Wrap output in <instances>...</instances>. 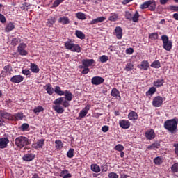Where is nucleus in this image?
<instances>
[{
  "instance_id": "e2e57ef3",
  "label": "nucleus",
  "mask_w": 178,
  "mask_h": 178,
  "mask_svg": "<svg viewBox=\"0 0 178 178\" xmlns=\"http://www.w3.org/2000/svg\"><path fill=\"white\" fill-rule=\"evenodd\" d=\"M133 52H134V49H133V48L131 47L126 49V54H127L128 55H131Z\"/></svg>"
},
{
  "instance_id": "13d9d810",
  "label": "nucleus",
  "mask_w": 178,
  "mask_h": 178,
  "mask_svg": "<svg viewBox=\"0 0 178 178\" xmlns=\"http://www.w3.org/2000/svg\"><path fill=\"white\" fill-rule=\"evenodd\" d=\"M108 178H119V175L115 172H111L108 174Z\"/></svg>"
},
{
  "instance_id": "c85d7f7f",
  "label": "nucleus",
  "mask_w": 178,
  "mask_h": 178,
  "mask_svg": "<svg viewBox=\"0 0 178 178\" xmlns=\"http://www.w3.org/2000/svg\"><path fill=\"white\" fill-rule=\"evenodd\" d=\"M31 71L33 73H40V67H38V65H37V64L31 63Z\"/></svg>"
},
{
  "instance_id": "5fc2aeb1",
  "label": "nucleus",
  "mask_w": 178,
  "mask_h": 178,
  "mask_svg": "<svg viewBox=\"0 0 178 178\" xmlns=\"http://www.w3.org/2000/svg\"><path fill=\"white\" fill-rule=\"evenodd\" d=\"M65 0H55L53 3V8H58L60 3H62Z\"/></svg>"
},
{
  "instance_id": "37998d69",
  "label": "nucleus",
  "mask_w": 178,
  "mask_h": 178,
  "mask_svg": "<svg viewBox=\"0 0 178 178\" xmlns=\"http://www.w3.org/2000/svg\"><path fill=\"white\" fill-rule=\"evenodd\" d=\"M33 112L35 115H38L40 112H44V107H42V106H38L33 109Z\"/></svg>"
},
{
  "instance_id": "b1692460",
  "label": "nucleus",
  "mask_w": 178,
  "mask_h": 178,
  "mask_svg": "<svg viewBox=\"0 0 178 178\" xmlns=\"http://www.w3.org/2000/svg\"><path fill=\"white\" fill-rule=\"evenodd\" d=\"M106 20V17H99L90 22V24H98V23H102V22H105Z\"/></svg>"
},
{
  "instance_id": "2eb2a0df",
  "label": "nucleus",
  "mask_w": 178,
  "mask_h": 178,
  "mask_svg": "<svg viewBox=\"0 0 178 178\" xmlns=\"http://www.w3.org/2000/svg\"><path fill=\"white\" fill-rule=\"evenodd\" d=\"M114 31L116 35V38L118 40H122V38H123V29H122V27L116 26Z\"/></svg>"
},
{
  "instance_id": "0e129e2a",
  "label": "nucleus",
  "mask_w": 178,
  "mask_h": 178,
  "mask_svg": "<svg viewBox=\"0 0 178 178\" xmlns=\"http://www.w3.org/2000/svg\"><path fill=\"white\" fill-rule=\"evenodd\" d=\"M67 173H69V170H63V171H61L60 176V177H63V176L67 175Z\"/></svg>"
},
{
  "instance_id": "7c9ffc66",
  "label": "nucleus",
  "mask_w": 178,
  "mask_h": 178,
  "mask_svg": "<svg viewBox=\"0 0 178 178\" xmlns=\"http://www.w3.org/2000/svg\"><path fill=\"white\" fill-rule=\"evenodd\" d=\"M54 92L60 97H62V95H65V91L62 90V88H60V86H56L54 88Z\"/></svg>"
},
{
  "instance_id": "72a5a7b5",
  "label": "nucleus",
  "mask_w": 178,
  "mask_h": 178,
  "mask_svg": "<svg viewBox=\"0 0 178 178\" xmlns=\"http://www.w3.org/2000/svg\"><path fill=\"white\" fill-rule=\"evenodd\" d=\"M75 35L77 37V38H79L80 40H84V38H86V35L79 30H76L75 31Z\"/></svg>"
},
{
  "instance_id": "603ef678",
  "label": "nucleus",
  "mask_w": 178,
  "mask_h": 178,
  "mask_svg": "<svg viewBox=\"0 0 178 178\" xmlns=\"http://www.w3.org/2000/svg\"><path fill=\"white\" fill-rule=\"evenodd\" d=\"M6 73H11L12 72V65L8 64V65L4 66L3 67Z\"/></svg>"
},
{
  "instance_id": "4468645a",
  "label": "nucleus",
  "mask_w": 178,
  "mask_h": 178,
  "mask_svg": "<svg viewBox=\"0 0 178 178\" xmlns=\"http://www.w3.org/2000/svg\"><path fill=\"white\" fill-rule=\"evenodd\" d=\"M24 80V77L22 75H15L13 77L10 78V81L11 83H15L16 84L19 83H22Z\"/></svg>"
},
{
  "instance_id": "f8f14e48",
  "label": "nucleus",
  "mask_w": 178,
  "mask_h": 178,
  "mask_svg": "<svg viewBox=\"0 0 178 178\" xmlns=\"http://www.w3.org/2000/svg\"><path fill=\"white\" fill-rule=\"evenodd\" d=\"M131 124L130 123V121H129L128 120L124 119L119 121V126L120 127H121V129H130Z\"/></svg>"
},
{
  "instance_id": "1a4fd4ad",
  "label": "nucleus",
  "mask_w": 178,
  "mask_h": 178,
  "mask_svg": "<svg viewBox=\"0 0 178 178\" xmlns=\"http://www.w3.org/2000/svg\"><path fill=\"white\" fill-rule=\"evenodd\" d=\"M105 81V79L101 76H93L91 79V83L93 86H100Z\"/></svg>"
},
{
  "instance_id": "9b49d317",
  "label": "nucleus",
  "mask_w": 178,
  "mask_h": 178,
  "mask_svg": "<svg viewBox=\"0 0 178 178\" xmlns=\"http://www.w3.org/2000/svg\"><path fill=\"white\" fill-rule=\"evenodd\" d=\"M156 136V134H155V131L153 129H150L145 133V137L147 140H154Z\"/></svg>"
},
{
  "instance_id": "79ce46f5",
  "label": "nucleus",
  "mask_w": 178,
  "mask_h": 178,
  "mask_svg": "<svg viewBox=\"0 0 178 178\" xmlns=\"http://www.w3.org/2000/svg\"><path fill=\"white\" fill-rule=\"evenodd\" d=\"M19 42H22V39L15 38L11 40V45H13V47H16Z\"/></svg>"
},
{
  "instance_id": "a211bd4d",
  "label": "nucleus",
  "mask_w": 178,
  "mask_h": 178,
  "mask_svg": "<svg viewBox=\"0 0 178 178\" xmlns=\"http://www.w3.org/2000/svg\"><path fill=\"white\" fill-rule=\"evenodd\" d=\"M35 158V155L34 154H26L23 157V161H25V162H31L33 159Z\"/></svg>"
},
{
  "instance_id": "f704fd0d",
  "label": "nucleus",
  "mask_w": 178,
  "mask_h": 178,
  "mask_svg": "<svg viewBox=\"0 0 178 178\" xmlns=\"http://www.w3.org/2000/svg\"><path fill=\"white\" fill-rule=\"evenodd\" d=\"M90 168L92 172H95V173H99V172H101V168H99L97 164H92Z\"/></svg>"
},
{
  "instance_id": "f03ea898",
  "label": "nucleus",
  "mask_w": 178,
  "mask_h": 178,
  "mask_svg": "<svg viewBox=\"0 0 178 178\" xmlns=\"http://www.w3.org/2000/svg\"><path fill=\"white\" fill-rule=\"evenodd\" d=\"M164 129L168 130L171 134H175L177 130V120L176 118L167 120L164 122Z\"/></svg>"
},
{
  "instance_id": "a18cd8bd",
  "label": "nucleus",
  "mask_w": 178,
  "mask_h": 178,
  "mask_svg": "<svg viewBox=\"0 0 178 178\" xmlns=\"http://www.w3.org/2000/svg\"><path fill=\"white\" fill-rule=\"evenodd\" d=\"M171 172L172 173L178 172V163H175L171 166Z\"/></svg>"
},
{
  "instance_id": "bb28decb",
  "label": "nucleus",
  "mask_w": 178,
  "mask_h": 178,
  "mask_svg": "<svg viewBox=\"0 0 178 178\" xmlns=\"http://www.w3.org/2000/svg\"><path fill=\"white\" fill-rule=\"evenodd\" d=\"M138 67L143 69V70H148V68L149 67V63H148L147 60H143L141 62L140 65H138Z\"/></svg>"
},
{
  "instance_id": "f257e3e1",
  "label": "nucleus",
  "mask_w": 178,
  "mask_h": 178,
  "mask_svg": "<svg viewBox=\"0 0 178 178\" xmlns=\"http://www.w3.org/2000/svg\"><path fill=\"white\" fill-rule=\"evenodd\" d=\"M64 95L65 97H59L54 102L55 106H54L53 109L58 113H63L65 108L70 106L69 102L73 99V94L70 90H65Z\"/></svg>"
},
{
  "instance_id": "473e14b6",
  "label": "nucleus",
  "mask_w": 178,
  "mask_h": 178,
  "mask_svg": "<svg viewBox=\"0 0 178 178\" xmlns=\"http://www.w3.org/2000/svg\"><path fill=\"white\" fill-rule=\"evenodd\" d=\"M140 19V13L138 11H136L135 13L132 15L131 20L134 23H138Z\"/></svg>"
},
{
  "instance_id": "20e7f679",
  "label": "nucleus",
  "mask_w": 178,
  "mask_h": 178,
  "mask_svg": "<svg viewBox=\"0 0 178 178\" xmlns=\"http://www.w3.org/2000/svg\"><path fill=\"white\" fill-rule=\"evenodd\" d=\"M64 47L66 48V49H69L72 52H81V47H80L79 44L73 43V42H72L70 40H68L65 42Z\"/></svg>"
},
{
  "instance_id": "052dcab7",
  "label": "nucleus",
  "mask_w": 178,
  "mask_h": 178,
  "mask_svg": "<svg viewBox=\"0 0 178 178\" xmlns=\"http://www.w3.org/2000/svg\"><path fill=\"white\" fill-rule=\"evenodd\" d=\"M102 131L103 133H108L109 131V126L104 125L102 127Z\"/></svg>"
},
{
  "instance_id": "7ed1b4c3",
  "label": "nucleus",
  "mask_w": 178,
  "mask_h": 178,
  "mask_svg": "<svg viewBox=\"0 0 178 178\" xmlns=\"http://www.w3.org/2000/svg\"><path fill=\"white\" fill-rule=\"evenodd\" d=\"M15 145L17 148L22 149V148H24V147L30 145V140L26 136H21L15 140Z\"/></svg>"
},
{
  "instance_id": "bf43d9fd",
  "label": "nucleus",
  "mask_w": 178,
  "mask_h": 178,
  "mask_svg": "<svg viewBox=\"0 0 178 178\" xmlns=\"http://www.w3.org/2000/svg\"><path fill=\"white\" fill-rule=\"evenodd\" d=\"M29 124H27V123H24V124H22V126H21V130H22L23 131H24L27 130V129H29Z\"/></svg>"
},
{
  "instance_id": "e433bc0d",
  "label": "nucleus",
  "mask_w": 178,
  "mask_h": 178,
  "mask_svg": "<svg viewBox=\"0 0 178 178\" xmlns=\"http://www.w3.org/2000/svg\"><path fill=\"white\" fill-rule=\"evenodd\" d=\"M111 97H119L120 98V92H119L117 88H114L111 90Z\"/></svg>"
},
{
  "instance_id": "f3484780",
  "label": "nucleus",
  "mask_w": 178,
  "mask_h": 178,
  "mask_svg": "<svg viewBox=\"0 0 178 178\" xmlns=\"http://www.w3.org/2000/svg\"><path fill=\"white\" fill-rule=\"evenodd\" d=\"M8 144H9V139L8 138H0V148L1 149L6 148L8 147Z\"/></svg>"
},
{
  "instance_id": "6ab92c4d",
  "label": "nucleus",
  "mask_w": 178,
  "mask_h": 178,
  "mask_svg": "<svg viewBox=\"0 0 178 178\" xmlns=\"http://www.w3.org/2000/svg\"><path fill=\"white\" fill-rule=\"evenodd\" d=\"M163 84H165V80L163 79H156L153 82V86L156 87V88H159L160 87H163Z\"/></svg>"
},
{
  "instance_id": "8fccbe9b",
  "label": "nucleus",
  "mask_w": 178,
  "mask_h": 178,
  "mask_svg": "<svg viewBox=\"0 0 178 178\" xmlns=\"http://www.w3.org/2000/svg\"><path fill=\"white\" fill-rule=\"evenodd\" d=\"M81 69H83L81 71L82 74H88L90 73V68L88 67H84L83 65L80 67Z\"/></svg>"
},
{
  "instance_id": "6e6552de",
  "label": "nucleus",
  "mask_w": 178,
  "mask_h": 178,
  "mask_svg": "<svg viewBox=\"0 0 178 178\" xmlns=\"http://www.w3.org/2000/svg\"><path fill=\"white\" fill-rule=\"evenodd\" d=\"M44 145H45V139L42 138V139L38 140L36 143H33L32 147L35 149H41V148H43Z\"/></svg>"
},
{
  "instance_id": "de8ad7c7",
  "label": "nucleus",
  "mask_w": 178,
  "mask_h": 178,
  "mask_svg": "<svg viewBox=\"0 0 178 178\" xmlns=\"http://www.w3.org/2000/svg\"><path fill=\"white\" fill-rule=\"evenodd\" d=\"M114 149L115 151H118V152H120L124 150V147L123 146V145L118 144V145L115 146Z\"/></svg>"
},
{
  "instance_id": "4be33fe9",
  "label": "nucleus",
  "mask_w": 178,
  "mask_h": 178,
  "mask_svg": "<svg viewBox=\"0 0 178 178\" xmlns=\"http://www.w3.org/2000/svg\"><path fill=\"white\" fill-rule=\"evenodd\" d=\"M12 116H13L12 114L3 110L1 111V115L0 118L1 119L3 118V119H6L7 120H12Z\"/></svg>"
},
{
  "instance_id": "5701e85b",
  "label": "nucleus",
  "mask_w": 178,
  "mask_h": 178,
  "mask_svg": "<svg viewBox=\"0 0 178 178\" xmlns=\"http://www.w3.org/2000/svg\"><path fill=\"white\" fill-rule=\"evenodd\" d=\"M13 30H15V24L12 22H8L5 28V31L6 33H10Z\"/></svg>"
},
{
  "instance_id": "774afa93",
  "label": "nucleus",
  "mask_w": 178,
  "mask_h": 178,
  "mask_svg": "<svg viewBox=\"0 0 178 178\" xmlns=\"http://www.w3.org/2000/svg\"><path fill=\"white\" fill-rule=\"evenodd\" d=\"M63 178H72V174L67 173L65 175L63 176Z\"/></svg>"
},
{
  "instance_id": "9d476101",
  "label": "nucleus",
  "mask_w": 178,
  "mask_h": 178,
  "mask_svg": "<svg viewBox=\"0 0 178 178\" xmlns=\"http://www.w3.org/2000/svg\"><path fill=\"white\" fill-rule=\"evenodd\" d=\"M90 109H91V105H90V104L86 105L85 106V108L79 112V118L80 119H83V118H86V116H87V113H88V111H90Z\"/></svg>"
},
{
  "instance_id": "393cba45",
  "label": "nucleus",
  "mask_w": 178,
  "mask_h": 178,
  "mask_svg": "<svg viewBox=\"0 0 178 178\" xmlns=\"http://www.w3.org/2000/svg\"><path fill=\"white\" fill-rule=\"evenodd\" d=\"M156 9V2L155 0H149V10L154 12Z\"/></svg>"
},
{
  "instance_id": "338daca9",
  "label": "nucleus",
  "mask_w": 178,
  "mask_h": 178,
  "mask_svg": "<svg viewBox=\"0 0 178 178\" xmlns=\"http://www.w3.org/2000/svg\"><path fill=\"white\" fill-rule=\"evenodd\" d=\"M102 172H108V165H104L103 166H102Z\"/></svg>"
},
{
  "instance_id": "3c124183",
  "label": "nucleus",
  "mask_w": 178,
  "mask_h": 178,
  "mask_svg": "<svg viewBox=\"0 0 178 178\" xmlns=\"http://www.w3.org/2000/svg\"><path fill=\"white\" fill-rule=\"evenodd\" d=\"M67 158H73L74 156V149H70L67 152Z\"/></svg>"
},
{
  "instance_id": "4d7b16f0",
  "label": "nucleus",
  "mask_w": 178,
  "mask_h": 178,
  "mask_svg": "<svg viewBox=\"0 0 178 178\" xmlns=\"http://www.w3.org/2000/svg\"><path fill=\"white\" fill-rule=\"evenodd\" d=\"M22 74H24V76H31V72H30V70H29L28 69L22 70Z\"/></svg>"
},
{
  "instance_id": "69168bd1",
  "label": "nucleus",
  "mask_w": 178,
  "mask_h": 178,
  "mask_svg": "<svg viewBox=\"0 0 178 178\" xmlns=\"http://www.w3.org/2000/svg\"><path fill=\"white\" fill-rule=\"evenodd\" d=\"M170 9L171 10H174V12H178V6H171Z\"/></svg>"
},
{
  "instance_id": "6e6d98bb",
  "label": "nucleus",
  "mask_w": 178,
  "mask_h": 178,
  "mask_svg": "<svg viewBox=\"0 0 178 178\" xmlns=\"http://www.w3.org/2000/svg\"><path fill=\"white\" fill-rule=\"evenodd\" d=\"M132 16H133V15L131 14V13H130L129 11L125 12V17H126L127 20L131 21Z\"/></svg>"
},
{
  "instance_id": "864d4df0",
  "label": "nucleus",
  "mask_w": 178,
  "mask_h": 178,
  "mask_svg": "<svg viewBox=\"0 0 178 178\" xmlns=\"http://www.w3.org/2000/svg\"><path fill=\"white\" fill-rule=\"evenodd\" d=\"M149 1H145L143 3H142L140 6V8L142 9V10H144V9H147V8H149Z\"/></svg>"
},
{
  "instance_id": "a19ab883",
  "label": "nucleus",
  "mask_w": 178,
  "mask_h": 178,
  "mask_svg": "<svg viewBox=\"0 0 178 178\" xmlns=\"http://www.w3.org/2000/svg\"><path fill=\"white\" fill-rule=\"evenodd\" d=\"M151 67H154V69H159L161 67V62L159 60L154 61L151 65Z\"/></svg>"
},
{
  "instance_id": "680f3d73",
  "label": "nucleus",
  "mask_w": 178,
  "mask_h": 178,
  "mask_svg": "<svg viewBox=\"0 0 178 178\" xmlns=\"http://www.w3.org/2000/svg\"><path fill=\"white\" fill-rule=\"evenodd\" d=\"M0 22L3 24L6 22V17H5V15H3V14L0 13Z\"/></svg>"
},
{
  "instance_id": "49530a36",
  "label": "nucleus",
  "mask_w": 178,
  "mask_h": 178,
  "mask_svg": "<svg viewBox=\"0 0 178 178\" xmlns=\"http://www.w3.org/2000/svg\"><path fill=\"white\" fill-rule=\"evenodd\" d=\"M76 16L77 19H79V20H86V14L83 13H77L76 14Z\"/></svg>"
},
{
  "instance_id": "0eeeda50",
  "label": "nucleus",
  "mask_w": 178,
  "mask_h": 178,
  "mask_svg": "<svg viewBox=\"0 0 178 178\" xmlns=\"http://www.w3.org/2000/svg\"><path fill=\"white\" fill-rule=\"evenodd\" d=\"M152 105L154 108H159L163 105V97L156 96L153 99Z\"/></svg>"
},
{
  "instance_id": "c756f323",
  "label": "nucleus",
  "mask_w": 178,
  "mask_h": 178,
  "mask_svg": "<svg viewBox=\"0 0 178 178\" xmlns=\"http://www.w3.org/2000/svg\"><path fill=\"white\" fill-rule=\"evenodd\" d=\"M156 92V88L151 87L148 91L146 92V97H152Z\"/></svg>"
},
{
  "instance_id": "412c9836",
  "label": "nucleus",
  "mask_w": 178,
  "mask_h": 178,
  "mask_svg": "<svg viewBox=\"0 0 178 178\" xmlns=\"http://www.w3.org/2000/svg\"><path fill=\"white\" fill-rule=\"evenodd\" d=\"M128 119L129 120H137L138 119V114L136 111H130L128 114Z\"/></svg>"
},
{
  "instance_id": "423d86ee",
  "label": "nucleus",
  "mask_w": 178,
  "mask_h": 178,
  "mask_svg": "<svg viewBox=\"0 0 178 178\" xmlns=\"http://www.w3.org/2000/svg\"><path fill=\"white\" fill-rule=\"evenodd\" d=\"M27 44L26 43H20L17 47V52L21 56H26L29 55V51L26 50Z\"/></svg>"
},
{
  "instance_id": "09e8293b",
  "label": "nucleus",
  "mask_w": 178,
  "mask_h": 178,
  "mask_svg": "<svg viewBox=\"0 0 178 178\" xmlns=\"http://www.w3.org/2000/svg\"><path fill=\"white\" fill-rule=\"evenodd\" d=\"M99 60H100L101 63H105L108 62V60H109V57H108V56L103 55L99 57Z\"/></svg>"
},
{
  "instance_id": "4c0bfd02",
  "label": "nucleus",
  "mask_w": 178,
  "mask_h": 178,
  "mask_svg": "<svg viewBox=\"0 0 178 178\" xmlns=\"http://www.w3.org/2000/svg\"><path fill=\"white\" fill-rule=\"evenodd\" d=\"M55 23V17H50L47 22V27H52L54 26V24Z\"/></svg>"
},
{
  "instance_id": "dca6fc26",
  "label": "nucleus",
  "mask_w": 178,
  "mask_h": 178,
  "mask_svg": "<svg viewBox=\"0 0 178 178\" xmlns=\"http://www.w3.org/2000/svg\"><path fill=\"white\" fill-rule=\"evenodd\" d=\"M43 88L47 91L49 95H52L55 90V89H54V87H52V85L51 83L46 84L43 86Z\"/></svg>"
},
{
  "instance_id": "58836bf2",
  "label": "nucleus",
  "mask_w": 178,
  "mask_h": 178,
  "mask_svg": "<svg viewBox=\"0 0 178 178\" xmlns=\"http://www.w3.org/2000/svg\"><path fill=\"white\" fill-rule=\"evenodd\" d=\"M159 35H158V33H152L149 35V40H152V41H155L156 40H158Z\"/></svg>"
},
{
  "instance_id": "c9c22d12",
  "label": "nucleus",
  "mask_w": 178,
  "mask_h": 178,
  "mask_svg": "<svg viewBox=\"0 0 178 178\" xmlns=\"http://www.w3.org/2000/svg\"><path fill=\"white\" fill-rule=\"evenodd\" d=\"M134 69V65L131 63H128L125 65V67L124 68V70L126 72H131V70H133Z\"/></svg>"
},
{
  "instance_id": "39448f33",
  "label": "nucleus",
  "mask_w": 178,
  "mask_h": 178,
  "mask_svg": "<svg viewBox=\"0 0 178 178\" xmlns=\"http://www.w3.org/2000/svg\"><path fill=\"white\" fill-rule=\"evenodd\" d=\"M161 40L163 41V48H164L165 51H171L173 43L172 41L169 40V37L166 35H163Z\"/></svg>"
},
{
  "instance_id": "2f4dec72",
  "label": "nucleus",
  "mask_w": 178,
  "mask_h": 178,
  "mask_svg": "<svg viewBox=\"0 0 178 178\" xmlns=\"http://www.w3.org/2000/svg\"><path fill=\"white\" fill-rule=\"evenodd\" d=\"M119 18V14L111 13V15L108 17L109 22H116L118 19Z\"/></svg>"
},
{
  "instance_id": "c03bdc74",
  "label": "nucleus",
  "mask_w": 178,
  "mask_h": 178,
  "mask_svg": "<svg viewBox=\"0 0 178 178\" xmlns=\"http://www.w3.org/2000/svg\"><path fill=\"white\" fill-rule=\"evenodd\" d=\"M162 162H163V161L161 156H157L154 159V163H155V165H161Z\"/></svg>"
},
{
  "instance_id": "aec40b11",
  "label": "nucleus",
  "mask_w": 178,
  "mask_h": 178,
  "mask_svg": "<svg viewBox=\"0 0 178 178\" xmlns=\"http://www.w3.org/2000/svg\"><path fill=\"white\" fill-rule=\"evenodd\" d=\"M58 23H60L63 25L69 24V23H70V19H69V17L63 16L58 19Z\"/></svg>"
},
{
  "instance_id": "cd10ccee",
  "label": "nucleus",
  "mask_w": 178,
  "mask_h": 178,
  "mask_svg": "<svg viewBox=\"0 0 178 178\" xmlns=\"http://www.w3.org/2000/svg\"><path fill=\"white\" fill-rule=\"evenodd\" d=\"M23 119V113H17L12 115V120H22Z\"/></svg>"
},
{
  "instance_id": "ea45409f",
  "label": "nucleus",
  "mask_w": 178,
  "mask_h": 178,
  "mask_svg": "<svg viewBox=\"0 0 178 178\" xmlns=\"http://www.w3.org/2000/svg\"><path fill=\"white\" fill-rule=\"evenodd\" d=\"M55 144L56 149H62V148H63V143H62V140H56L55 141Z\"/></svg>"
},
{
  "instance_id": "ddd939ff",
  "label": "nucleus",
  "mask_w": 178,
  "mask_h": 178,
  "mask_svg": "<svg viewBox=\"0 0 178 178\" xmlns=\"http://www.w3.org/2000/svg\"><path fill=\"white\" fill-rule=\"evenodd\" d=\"M94 63H95V60L92 58H86L82 60V66H84L85 67H90V66H92Z\"/></svg>"
},
{
  "instance_id": "a878e982",
  "label": "nucleus",
  "mask_w": 178,
  "mask_h": 178,
  "mask_svg": "<svg viewBox=\"0 0 178 178\" xmlns=\"http://www.w3.org/2000/svg\"><path fill=\"white\" fill-rule=\"evenodd\" d=\"M159 147H161V143H159V142L156 141L154 143H152V145H149L147 147V149L149 151H151V150H154V149H158V148H159Z\"/></svg>"
}]
</instances>
